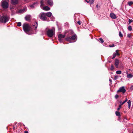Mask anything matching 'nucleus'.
<instances>
[{
	"label": "nucleus",
	"instance_id": "1",
	"mask_svg": "<svg viewBox=\"0 0 133 133\" xmlns=\"http://www.w3.org/2000/svg\"><path fill=\"white\" fill-rule=\"evenodd\" d=\"M37 26V23L35 22L32 24V26L30 28L28 24H24L23 28L24 31L27 34H36Z\"/></svg>",
	"mask_w": 133,
	"mask_h": 133
},
{
	"label": "nucleus",
	"instance_id": "2",
	"mask_svg": "<svg viewBox=\"0 0 133 133\" xmlns=\"http://www.w3.org/2000/svg\"><path fill=\"white\" fill-rule=\"evenodd\" d=\"M54 28L53 29H49L46 28L45 31L46 32V34L49 37H52L54 34Z\"/></svg>",
	"mask_w": 133,
	"mask_h": 133
},
{
	"label": "nucleus",
	"instance_id": "3",
	"mask_svg": "<svg viewBox=\"0 0 133 133\" xmlns=\"http://www.w3.org/2000/svg\"><path fill=\"white\" fill-rule=\"evenodd\" d=\"M8 0H3L1 2V5L2 7L4 9H6L8 8L9 4Z\"/></svg>",
	"mask_w": 133,
	"mask_h": 133
},
{
	"label": "nucleus",
	"instance_id": "4",
	"mask_svg": "<svg viewBox=\"0 0 133 133\" xmlns=\"http://www.w3.org/2000/svg\"><path fill=\"white\" fill-rule=\"evenodd\" d=\"M76 37V35H72L71 36L65 38V40L70 42H74L75 41H71L75 40Z\"/></svg>",
	"mask_w": 133,
	"mask_h": 133
},
{
	"label": "nucleus",
	"instance_id": "5",
	"mask_svg": "<svg viewBox=\"0 0 133 133\" xmlns=\"http://www.w3.org/2000/svg\"><path fill=\"white\" fill-rule=\"evenodd\" d=\"M9 17L7 15L3 16L0 19V21L3 23H5L9 20Z\"/></svg>",
	"mask_w": 133,
	"mask_h": 133
},
{
	"label": "nucleus",
	"instance_id": "6",
	"mask_svg": "<svg viewBox=\"0 0 133 133\" xmlns=\"http://www.w3.org/2000/svg\"><path fill=\"white\" fill-rule=\"evenodd\" d=\"M44 2L43 0H41V7L43 10L46 11L49 10H50V8L49 7L47 6H45L43 7V6L44 5Z\"/></svg>",
	"mask_w": 133,
	"mask_h": 133
},
{
	"label": "nucleus",
	"instance_id": "7",
	"mask_svg": "<svg viewBox=\"0 0 133 133\" xmlns=\"http://www.w3.org/2000/svg\"><path fill=\"white\" fill-rule=\"evenodd\" d=\"M40 18L43 21H46L47 17L45 13H42L40 15Z\"/></svg>",
	"mask_w": 133,
	"mask_h": 133
},
{
	"label": "nucleus",
	"instance_id": "8",
	"mask_svg": "<svg viewBox=\"0 0 133 133\" xmlns=\"http://www.w3.org/2000/svg\"><path fill=\"white\" fill-rule=\"evenodd\" d=\"M65 36V35H62V34H59L58 35V38L59 41L61 43L63 42V38H64Z\"/></svg>",
	"mask_w": 133,
	"mask_h": 133
},
{
	"label": "nucleus",
	"instance_id": "9",
	"mask_svg": "<svg viewBox=\"0 0 133 133\" xmlns=\"http://www.w3.org/2000/svg\"><path fill=\"white\" fill-rule=\"evenodd\" d=\"M125 91L126 90L125 89L124 87V86H122L119 88V90L117 91V92H121L124 93Z\"/></svg>",
	"mask_w": 133,
	"mask_h": 133
},
{
	"label": "nucleus",
	"instance_id": "10",
	"mask_svg": "<svg viewBox=\"0 0 133 133\" xmlns=\"http://www.w3.org/2000/svg\"><path fill=\"white\" fill-rule=\"evenodd\" d=\"M44 3L45 4H48L50 5H52L53 4V3L52 0H45Z\"/></svg>",
	"mask_w": 133,
	"mask_h": 133
},
{
	"label": "nucleus",
	"instance_id": "11",
	"mask_svg": "<svg viewBox=\"0 0 133 133\" xmlns=\"http://www.w3.org/2000/svg\"><path fill=\"white\" fill-rule=\"evenodd\" d=\"M110 16L112 19H115L117 18L116 15L113 13H111L110 14Z\"/></svg>",
	"mask_w": 133,
	"mask_h": 133
},
{
	"label": "nucleus",
	"instance_id": "12",
	"mask_svg": "<svg viewBox=\"0 0 133 133\" xmlns=\"http://www.w3.org/2000/svg\"><path fill=\"white\" fill-rule=\"evenodd\" d=\"M119 63V61L118 59H116L115 60V65L116 68H118Z\"/></svg>",
	"mask_w": 133,
	"mask_h": 133
},
{
	"label": "nucleus",
	"instance_id": "13",
	"mask_svg": "<svg viewBox=\"0 0 133 133\" xmlns=\"http://www.w3.org/2000/svg\"><path fill=\"white\" fill-rule=\"evenodd\" d=\"M45 14H46V16H47L49 17L51 16L52 15V13L50 12L45 13Z\"/></svg>",
	"mask_w": 133,
	"mask_h": 133
},
{
	"label": "nucleus",
	"instance_id": "14",
	"mask_svg": "<svg viewBox=\"0 0 133 133\" xmlns=\"http://www.w3.org/2000/svg\"><path fill=\"white\" fill-rule=\"evenodd\" d=\"M31 17L30 15H27L25 17V19L26 21H28L30 19Z\"/></svg>",
	"mask_w": 133,
	"mask_h": 133
},
{
	"label": "nucleus",
	"instance_id": "15",
	"mask_svg": "<svg viewBox=\"0 0 133 133\" xmlns=\"http://www.w3.org/2000/svg\"><path fill=\"white\" fill-rule=\"evenodd\" d=\"M38 4V3L36 2V3H33L31 5H30V7L32 8H34L35 7V5H37Z\"/></svg>",
	"mask_w": 133,
	"mask_h": 133
},
{
	"label": "nucleus",
	"instance_id": "16",
	"mask_svg": "<svg viewBox=\"0 0 133 133\" xmlns=\"http://www.w3.org/2000/svg\"><path fill=\"white\" fill-rule=\"evenodd\" d=\"M10 9L12 12L13 13V12L14 10H12L14 9L16 10V8H15L14 6H12L10 7Z\"/></svg>",
	"mask_w": 133,
	"mask_h": 133
},
{
	"label": "nucleus",
	"instance_id": "17",
	"mask_svg": "<svg viewBox=\"0 0 133 133\" xmlns=\"http://www.w3.org/2000/svg\"><path fill=\"white\" fill-rule=\"evenodd\" d=\"M128 100V99L127 98H126L125 100L123 101V102H122L121 101L120 102V104H121V105H122L124 103H125Z\"/></svg>",
	"mask_w": 133,
	"mask_h": 133
},
{
	"label": "nucleus",
	"instance_id": "18",
	"mask_svg": "<svg viewBox=\"0 0 133 133\" xmlns=\"http://www.w3.org/2000/svg\"><path fill=\"white\" fill-rule=\"evenodd\" d=\"M127 103L128 105V108L129 109H130L131 105V102L130 100H129L127 102Z\"/></svg>",
	"mask_w": 133,
	"mask_h": 133
},
{
	"label": "nucleus",
	"instance_id": "19",
	"mask_svg": "<svg viewBox=\"0 0 133 133\" xmlns=\"http://www.w3.org/2000/svg\"><path fill=\"white\" fill-rule=\"evenodd\" d=\"M116 115L117 116H120V112H119L117 111H116L115 112Z\"/></svg>",
	"mask_w": 133,
	"mask_h": 133
},
{
	"label": "nucleus",
	"instance_id": "20",
	"mask_svg": "<svg viewBox=\"0 0 133 133\" xmlns=\"http://www.w3.org/2000/svg\"><path fill=\"white\" fill-rule=\"evenodd\" d=\"M132 77V75L131 74H129L127 75V77L128 78H131Z\"/></svg>",
	"mask_w": 133,
	"mask_h": 133
},
{
	"label": "nucleus",
	"instance_id": "21",
	"mask_svg": "<svg viewBox=\"0 0 133 133\" xmlns=\"http://www.w3.org/2000/svg\"><path fill=\"white\" fill-rule=\"evenodd\" d=\"M128 4L129 6H131L133 4V2L132 1L129 2L128 3Z\"/></svg>",
	"mask_w": 133,
	"mask_h": 133
},
{
	"label": "nucleus",
	"instance_id": "22",
	"mask_svg": "<svg viewBox=\"0 0 133 133\" xmlns=\"http://www.w3.org/2000/svg\"><path fill=\"white\" fill-rule=\"evenodd\" d=\"M119 50H116V55L119 56L120 55L119 53L118 52Z\"/></svg>",
	"mask_w": 133,
	"mask_h": 133
},
{
	"label": "nucleus",
	"instance_id": "23",
	"mask_svg": "<svg viewBox=\"0 0 133 133\" xmlns=\"http://www.w3.org/2000/svg\"><path fill=\"white\" fill-rule=\"evenodd\" d=\"M116 54L115 53H113V55H112V59H113L114 58H115L116 57Z\"/></svg>",
	"mask_w": 133,
	"mask_h": 133
},
{
	"label": "nucleus",
	"instance_id": "24",
	"mask_svg": "<svg viewBox=\"0 0 133 133\" xmlns=\"http://www.w3.org/2000/svg\"><path fill=\"white\" fill-rule=\"evenodd\" d=\"M122 72L120 70L117 71L116 72V73L117 74H120Z\"/></svg>",
	"mask_w": 133,
	"mask_h": 133
},
{
	"label": "nucleus",
	"instance_id": "25",
	"mask_svg": "<svg viewBox=\"0 0 133 133\" xmlns=\"http://www.w3.org/2000/svg\"><path fill=\"white\" fill-rule=\"evenodd\" d=\"M128 30L130 31H131L132 30V28H131V26L130 25H129L128 26Z\"/></svg>",
	"mask_w": 133,
	"mask_h": 133
},
{
	"label": "nucleus",
	"instance_id": "26",
	"mask_svg": "<svg viewBox=\"0 0 133 133\" xmlns=\"http://www.w3.org/2000/svg\"><path fill=\"white\" fill-rule=\"evenodd\" d=\"M119 35L120 37H123V35L121 33V31H119Z\"/></svg>",
	"mask_w": 133,
	"mask_h": 133
},
{
	"label": "nucleus",
	"instance_id": "27",
	"mask_svg": "<svg viewBox=\"0 0 133 133\" xmlns=\"http://www.w3.org/2000/svg\"><path fill=\"white\" fill-rule=\"evenodd\" d=\"M99 39V41H100V42H101L102 43H103L104 42V41L102 38H100Z\"/></svg>",
	"mask_w": 133,
	"mask_h": 133
},
{
	"label": "nucleus",
	"instance_id": "28",
	"mask_svg": "<svg viewBox=\"0 0 133 133\" xmlns=\"http://www.w3.org/2000/svg\"><path fill=\"white\" fill-rule=\"evenodd\" d=\"M133 21V20L132 19H129V24H130Z\"/></svg>",
	"mask_w": 133,
	"mask_h": 133
},
{
	"label": "nucleus",
	"instance_id": "29",
	"mask_svg": "<svg viewBox=\"0 0 133 133\" xmlns=\"http://www.w3.org/2000/svg\"><path fill=\"white\" fill-rule=\"evenodd\" d=\"M21 25V23L20 22H18L17 23V26H20Z\"/></svg>",
	"mask_w": 133,
	"mask_h": 133
},
{
	"label": "nucleus",
	"instance_id": "30",
	"mask_svg": "<svg viewBox=\"0 0 133 133\" xmlns=\"http://www.w3.org/2000/svg\"><path fill=\"white\" fill-rule=\"evenodd\" d=\"M110 69L111 70H112L114 69V66L112 65L111 66Z\"/></svg>",
	"mask_w": 133,
	"mask_h": 133
},
{
	"label": "nucleus",
	"instance_id": "31",
	"mask_svg": "<svg viewBox=\"0 0 133 133\" xmlns=\"http://www.w3.org/2000/svg\"><path fill=\"white\" fill-rule=\"evenodd\" d=\"M118 76H117V75H115V77H114V80H115L116 79H117L118 78Z\"/></svg>",
	"mask_w": 133,
	"mask_h": 133
},
{
	"label": "nucleus",
	"instance_id": "32",
	"mask_svg": "<svg viewBox=\"0 0 133 133\" xmlns=\"http://www.w3.org/2000/svg\"><path fill=\"white\" fill-rule=\"evenodd\" d=\"M94 0H89V2L90 4H92L93 3Z\"/></svg>",
	"mask_w": 133,
	"mask_h": 133
},
{
	"label": "nucleus",
	"instance_id": "33",
	"mask_svg": "<svg viewBox=\"0 0 133 133\" xmlns=\"http://www.w3.org/2000/svg\"><path fill=\"white\" fill-rule=\"evenodd\" d=\"M121 105H121V104L119 105V107L117 109V110L119 111L120 110V109L121 108Z\"/></svg>",
	"mask_w": 133,
	"mask_h": 133
},
{
	"label": "nucleus",
	"instance_id": "34",
	"mask_svg": "<svg viewBox=\"0 0 133 133\" xmlns=\"http://www.w3.org/2000/svg\"><path fill=\"white\" fill-rule=\"evenodd\" d=\"M26 8H24V9H23V10H20V11H21V12H24V11L25 10H26Z\"/></svg>",
	"mask_w": 133,
	"mask_h": 133
},
{
	"label": "nucleus",
	"instance_id": "35",
	"mask_svg": "<svg viewBox=\"0 0 133 133\" xmlns=\"http://www.w3.org/2000/svg\"><path fill=\"white\" fill-rule=\"evenodd\" d=\"M51 20L54 21L55 20V18L52 16L51 17Z\"/></svg>",
	"mask_w": 133,
	"mask_h": 133
},
{
	"label": "nucleus",
	"instance_id": "36",
	"mask_svg": "<svg viewBox=\"0 0 133 133\" xmlns=\"http://www.w3.org/2000/svg\"><path fill=\"white\" fill-rule=\"evenodd\" d=\"M119 97V96L117 94H116L115 96V98L117 99Z\"/></svg>",
	"mask_w": 133,
	"mask_h": 133
},
{
	"label": "nucleus",
	"instance_id": "37",
	"mask_svg": "<svg viewBox=\"0 0 133 133\" xmlns=\"http://www.w3.org/2000/svg\"><path fill=\"white\" fill-rule=\"evenodd\" d=\"M115 46L114 44H112V45H110L109 46L110 47H113Z\"/></svg>",
	"mask_w": 133,
	"mask_h": 133
},
{
	"label": "nucleus",
	"instance_id": "38",
	"mask_svg": "<svg viewBox=\"0 0 133 133\" xmlns=\"http://www.w3.org/2000/svg\"><path fill=\"white\" fill-rule=\"evenodd\" d=\"M127 37L129 38L131 37V35L130 34H128L127 35Z\"/></svg>",
	"mask_w": 133,
	"mask_h": 133
},
{
	"label": "nucleus",
	"instance_id": "39",
	"mask_svg": "<svg viewBox=\"0 0 133 133\" xmlns=\"http://www.w3.org/2000/svg\"><path fill=\"white\" fill-rule=\"evenodd\" d=\"M77 23L79 25H80L81 24V22L80 21H78L77 22Z\"/></svg>",
	"mask_w": 133,
	"mask_h": 133
},
{
	"label": "nucleus",
	"instance_id": "40",
	"mask_svg": "<svg viewBox=\"0 0 133 133\" xmlns=\"http://www.w3.org/2000/svg\"><path fill=\"white\" fill-rule=\"evenodd\" d=\"M130 89H131V90H133V86H132L131 87Z\"/></svg>",
	"mask_w": 133,
	"mask_h": 133
},
{
	"label": "nucleus",
	"instance_id": "41",
	"mask_svg": "<svg viewBox=\"0 0 133 133\" xmlns=\"http://www.w3.org/2000/svg\"><path fill=\"white\" fill-rule=\"evenodd\" d=\"M24 133H28V131H25Z\"/></svg>",
	"mask_w": 133,
	"mask_h": 133
},
{
	"label": "nucleus",
	"instance_id": "42",
	"mask_svg": "<svg viewBox=\"0 0 133 133\" xmlns=\"http://www.w3.org/2000/svg\"><path fill=\"white\" fill-rule=\"evenodd\" d=\"M109 81H110V82H112V81L111 79H110Z\"/></svg>",
	"mask_w": 133,
	"mask_h": 133
},
{
	"label": "nucleus",
	"instance_id": "43",
	"mask_svg": "<svg viewBox=\"0 0 133 133\" xmlns=\"http://www.w3.org/2000/svg\"><path fill=\"white\" fill-rule=\"evenodd\" d=\"M86 2L87 3H89V1H87V0H85Z\"/></svg>",
	"mask_w": 133,
	"mask_h": 133
},
{
	"label": "nucleus",
	"instance_id": "44",
	"mask_svg": "<svg viewBox=\"0 0 133 133\" xmlns=\"http://www.w3.org/2000/svg\"><path fill=\"white\" fill-rule=\"evenodd\" d=\"M71 33L72 34H73V32H72V31H71Z\"/></svg>",
	"mask_w": 133,
	"mask_h": 133
},
{
	"label": "nucleus",
	"instance_id": "45",
	"mask_svg": "<svg viewBox=\"0 0 133 133\" xmlns=\"http://www.w3.org/2000/svg\"><path fill=\"white\" fill-rule=\"evenodd\" d=\"M98 5H96V7H98Z\"/></svg>",
	"mask_w": 133,
	"mask_h": 133
},
{
	"label": "nucleus",
	"instance_id": "46",
	"mask_svg": "<svg viewBox=\"0 0 133 133\" xmlns=\"http://www.w3.org/2000/svg\"><path fill=\"white\" fill-rule=\"evenodd\" d=\"M132 133H133V132H132Z\"/></svg>",
	"mask_w": 133,
	"mask_h": 133
}]
</instances>
